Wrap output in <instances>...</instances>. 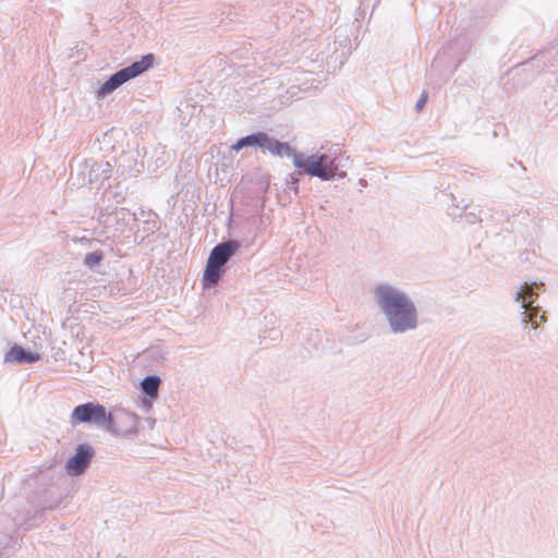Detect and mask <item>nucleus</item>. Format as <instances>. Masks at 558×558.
I'll return each mask as SVG.
<instances>
[{"label":"nucleus","instance_id":"f257e3e1","mask_svg":"<svg viewBox=\"0 0 558 558\" xmlns=\"http://www.w3.org/2000/svg\"><path fill=\"white\" fill-rule=\"evenodd\" d=\"M66 498L68 494L56 495L54 490H24V494H15L10 501L13 521L20 529L29 531L43 522L46 511L65 507Z\"/></svg>","mask_w":558,"mask_h":558},{"label":"nucleus","instance_id":"f03ea898","mask_svg":"<svg viewBox=\"0 0 558 558\" xmlns=\"http://www.w3.org/2000/svg\"><path fill=\"white\" fill-rule=\"evenodd\" d=\"M293 165L300 169L302 173L311 177H317L322 180L332 179L338 170L336 160L329 158L327 155H311L303 156L298 154L293 156Z\"/></svg>","mask_w":558,"mask_h":558},{"label":"nucleus","instance_id":"7ed1b4c3","mask_svg":"<svg viewBox=\"0 0 558 558\" xmlns=\"http://www.w3.org/2000/svg\"><path fill=\"white\" fill-rule=\"evenodd\" d=\"M154 57L153 54H146L142 58V60L134 62L130 66H126L113 75H111L98 89V96H106L121 86L123 83L129 80L136 77L137 75L145 72L153 65Z\"/></svg>","mask_w":558,"mask_h":558},{"label":"nucleus","instance_id":"20e7f679","mask_svg":"<svg viewBox=\"0 0 558 558\" xmlns=\"http://www.w3.org/2000/svg\"><path fill=\"white\" fill-rule=\"evenodd\" d=\"M154 57L153 54H146L142 58V60L134 62L130 66H126L113 75H111L98 89V96H106L121 86L123 83L129 80L136 77L137 75L145 72L153 65Z\"/></svg>","mask_w":558,"mask_h":558},{"label":"nucleus","instance_id":"39448f33","mask_svg":"<svg viewBox=\"0 0 558 558\" xmlns=\"http://www.w3.org/2000/svg\"><path fill=\"white\" fill-rule=\"evenodd\" d=\"M109 418V413L106 408L99 403L87 402L74 408L71 414V422L73 425L80 423H95L105 425Z\"/></svg>","mask_w":558,"mask_h":558},{"label":"nucleus","instance_id":"423d86ee","mask_svg":"<svg viewBox=\"0 0 558 558\" xmlns=\"http://www.w3.org/2000/svg\"><path fill=\"white\" fill-rule=\"evenodd\" d=\"M140 417L131 412L121 410L114 414L109 413L106 428L119 436L135 434L138 429Z\"/></svg>","mask_w":558,"mask_h":558},{"label":"nucleus","instance_id":"0eeeda50","mask_svg":"<svg viewBox=\"0 0 558 558\" xmlns=\"http://www.w3.org/2000/svg\"><path fill=\"white\" fill-rule=\"evenodd\" d=\"M376 293L379 298V304L385 314H389L393 311L403 310L405 313H409V308L413 306V304L408 300V298L393 290L390 287L381 286L378 287Z\"/></svg>","mask_w":558,"mask_h":558},{"label":"nucleus","instance_id":"6e6552de","mask_svg":"<svg viewBox=\"0 0 558 558\" xmlns=\"http://www.w3.org/2000/svg\"><path fill=\"white\" fill-rule=\"evenodd\" d=\"M94 456L95 450L90 445H78L75 453L71 456L65 462L64 468L66 473L72 476L81 475L88 468Z\"/></svg>","mask_w":558,"mask_h":558},{"label":"nucleus","instance_id":"1a4fd4ad","mask_svg":"<svg viewBox=\"0 0 558 558\" xmlns=\"http://www.w3.org/2000/svg\"><path fill=\"white\" fill-rule=\"evenodd\" d=\"M388 322L391 328L395 331H404L407 329H412L416 325V312L414 306L409 308V313L403 310L393 311L389 314H386Z\"/></svg>","mask_w":558,"mask_h":558},{"label":"nucleus","instance_id":"9d476101","mask_svg":"<svg viewBox=\"0 0 558 558\" xmlns=\"http://www.w3.org/2000/svg\"><path fill=\"white\" fill-rule=\"evenodd\" d=\"M240 244L236 241H228L216 245L208 257V260L216 266H222L239 250Z\"/></svg>","mask_w":558,"mask_h":558},{"label":"nucleus","instance_id":"9b49d317","mask_svg":"<svg viewBox=\"0 0 558 558\" xmlns=\"http://www.w3.org/2000/svg\"><path fill=\"white\" fill-rule=\"evenodd\" d=\"M40 360V355L38 353L26 352L20 345H13L9 352L5 354L4 361L8 363H33Z\"/></svg>","mask_w":558,"mask_h":558},{"label":"nucleus","instance_id":"f8f14e48","mask_svg":"<svg viewBox=\"0 0 558 558\" xmlns=\"http://www.w3.org/2000/svg\"><path fill=\"white\" fill-rule=\"evenodd\" d=\"M264 148H266L274 156L287 155L293 159V156L298 155V153L291 148L288 143L279 142L269 136H267V142L265 143Z\"/></svg>","mask_w":558,"mask_h":558},{"label":"nucleus","instance_id":"ddd939ff","mask_svg":"<svg viewBox=\"0 0 558 558\" xmlns=\"http://www.w3.org/2000/svg\"><path fill=\"white\" fill-rule=\"evenodd\" d=\"M267 134L264 132L254 133L245 137L240 138L235 144L232 145V149L239 151L246 146H259L265 147L267 142Z\"/></svg>","mask_w":558,"mask_h":558},{"label":"nucleus","instance_id":"4468645a","mask_svg":"<svg viewBox=\"0 0 558 558\" xmlns=\"http://www.w3.org/2000/svg\"><path fill=\"white\" fill-rule=\"evenodd\" d=\"M222 268L220 266H216L211 262L207 259V264L204 270L203 281L204 286H214L217 284L220 280Z\"/></svg>","mask_w":558,"mask_h":558},{"label":"nucleus","instance_id":"2eb2a0df","mask_svg":"<svg viewBox=\"0 0 558 558\" xmlns=\"http://www.w3.org/2000/svg\"><path fill=\"white\" fill-rule=\"evenodd\" d=\"M517 301L521 303L522 307L530 308L534 303L533 287L524 283L521 290L517 293Z\"/></svg>","mask_w":558,"mask_h":558},{"label":"nucleus","instance_id":"dca6fc26","mask_svg":"<svg viewBox=\"0 0 558 558\" xmlns=\"http://www.w3.org/2000/svg\"><path fill=\"white\" fill-rule=\"evenodd\" d=\"M142 389L146 395L151 398H156L158 396V389L160 385V379L157 376H148L142 381Z\"/></svg>","mask_w":558,"mask_h":558},{"label":"nucleus","instance_id":"f3484780","mask_svg":"<svg viewBox=\"0 0 558 558\" xmlns=\"http://www.w3.org/2000/svg\"><path fill=\"white\" fill-rule=\"evenodd\" d=\"M102 253L101 252H93V253H88L85 258H84V263L88 266V267H94L95 265L99 264L102 259Z\"/></svg>","mask_w":558,"mask_h":558},{"label":"nucleus","instance_id":"a211bd4d","mask_svg":"<svg viewBox=\"0 0 558 558\" xmlns=\"http://www.w3.org/2000/svg\"><path fill=\"white\" fill-rule=\"evenodd\" d=\"M427 102V93H423L420 97V99L417 100L416 102V110L417 111H421L423 109V107L425 106V104Z\"/></svg>","mask_w":558,"mask_h":558},{"label":"nucleus","instance_id":"6ab92c4d","mask_svg":"<svg viewBox=\"0 0 558 558\" xmlns=\"http://www.w3.org/2000/svg\"><path fill=\"white\" fill-rule=\"evenodd\" d=\"M3 496H4V489H1L0 490V499L3 498Z\"/></svg>","mask_w":558,"mask_h":558},{"label":"nucleus","instance_id":"aec40b11","mask_svg":"<svg viewBox=\"0 0 558 558\" xmlns=\"http://www.w3.org/2000/svg\"><path fill=\"white\" fill-rule=\"evenodd\" d=\"M534 311H536V310L535 308H531V312H534ZM531 317H532V313L529 314V318H531Z\"/></svg>","mask_w":558,"mask_h":558}]
</instances>
